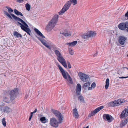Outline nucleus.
I'll list each match as a JSON object with an SVG mask.
<instances>
[{
  "instance_id": "obj_9",
  "label": "nucleus",
  "mask_w": 128,
  "mask_h": 128,
  "mask_svg": "<svg viewBox=\"0 0 128 128\" xmlns=\"http://www.w3.org/2000/svg\"><path fill=\"white\" fill-rule=\"evenodd\" d=\"M103 118L105 120H106L109 122H111L114 119V118L111 115L108 114H104Z\"/></svg>"
},
{
  "instance_id": "obj_3",
  "label": "nucleus",
  "mask_w": 128,
  "mask_h": 128,
  "mask_svg": "<svg viewBox=\"0 0 128 128\" xmlns=\"http://www.w3.org/2000/svg\"><path fill=\"white\" fill-rule=\"evenodd\" d=\"M52 112L58 118V120L59 124L61 123L63 120L62 114L60 112L56 110H54L52 108L51 109Z\"/></svg>"
},
{
  "instance_id": "obj_24",
  "label": "nucleus",
  "mask_w": 128,
  "mask_h": 128,
  "mask_svg": "<svg viewBox=\"0 0 128 128\" xmlns=\"http://www.w3.org/2000/svg\"><path fill=\"white\" fill-rule=\"evenodd\" d=\"M13 35L14 36H16L17 38L20 37V38H22V35L16 31L14 32Z\"/></svg>"
},
{
  "instance_id": "obj_38",
  "label": "nucleus",
  "mask_w": 128,
  "mask_h": 128,
  "mask_svg": "<svg viewBox=\"0 0 128 128\" xmlns=\"http://www.w3.org/2000/svg\"><path fill=\"white\" fill-rule=\"evenodd\" d=\"M2 122L3 125L4 126H6V122L5 121V118H4L2 120Z\"/></svg>"
},
{
  "instance_id": "obj_22",
  "label": "nucleus",
  "mask_w": 128,
  "mask_h": 128,
  "mask_svg": "<svg viewBox=\"0 0 128 128\" xmlns=\"http://www.w3.org/2000/svg\"><path fill=\"white\" fill-rule=\"evenodd\" d=\"M35 32L39 36H41L42 38H45V36L43 35L37 29L35 28L34 29Z\"/></svg>"
},
{
  "instance_id": "obj_8",
  "label": "nucleus",
  "mask_w": 128,
  "mask_h": 128,
  "mask_svg": "<svg viewBox=\"0 0 128 128\" xmlns=\"http://www.w3.org/2000/svg\"><path fill=\"white\" fill-rule=\"evenodd\" d=\"M50 123L51 125L54 127L56 128L58 127V122L55 118H50Z\"/></svg>"
},
{
  "instance_id": "obj_10",
  "label": "nucleus",
  "mask_w": 128,
  "mask_h": 128,
  "mask_svg": "<svg viewBox=\"0 0 128 128\" xmlns=\"http://www.w3.org/2000/svg\"><path fill=\"white\" fill-rule=\"evenodd\" d=\"M127 40V38L124 36H120L118 38V41L119 43L122 45L124 44L126 42V40Z\"/></svg>"
},
{
  "instance_id": "obj_15",
  "label": "nucleus",
  "mask_w": 128,
  "mask_h": 128,
  "mask_svg": "<svg viewBox=\"0 0 128 128\" xmlns=\"http://www.w3.org/2000/svg\"><path fill=\"white\" fill-rule=\"evenodd\" d=\"M104 108L103 106H100L96 108L94 110L91 112V114H92L93 116L94 115L96 114L100 110L103 109Z\"/></svg>"
},
{
  "instance_id": "obj_55",
  "label": "nucleus",
  "mask_w": 128,
  "mask_h": 128,
  "mask_svg": "<svg viewBox=\"0 0 128 128\" xmlns=\"http://www.w3.org/2000/svg\"><path fill=\"white\" fill-rule=\"evenodd\" d=\"M32 117L30 116L29 118V120L30 121L31 120V118H32Z\"/></svg>"
},
{
  "instance_id": "obj_11",
  "label": "nucleus",
  "mask_w": 128,
  "mask_h": 128,
  "mask_svg": "<svg viewBox=\"0 0 128 128\" xmlns=\"http://www.w3.org/2000/svg\"><path fill=\"white\" fill-rule=\"evenodd\" d=\"M38 38L41 42L42 44L44 45L46 47L49 49L51 50V47L50 46L48 45V44L46 43L45 42L46 41L44 40V39L42 38H40V37H38L37 36H36Z\"/></svg>"
},
{
  "instance_id": "obj_42",
  "label": "nucleus",
  "mask_w": 128,
  "mask_h": 128,
  "mask_svg": "<svg viewBox=\"0 0 128 128\" xmlns=\"http://www.w3.org/2000/svg\"><path fill=\"white\" fill-rule=\"evenodd\" d=\"M64 36H71V34L70 33L65 32L64 34Z\"/></svg>"
},
{
  "instance_id": "obj_4",
  "label": "nucleus",
  "mask_w": 128,
  "mask_h": 128,
  "mask_svg": "<svg viewBox=\"0 0 128 128\" xmlns=\"http://www.w3.org/2000/svg\"><path fill=\"white\" fill-rule=\"evenodd\" d=\"M18 92V89L16 88H14L13 90L10 91V98L11 102L12 101L16 98Z\"/></svg>"
},
{
  "instance_id": "obj_23",
  "label": "nucleus",
  "mask_w": 128,
  "mask_h": 128,
  "mask_svg": "<svg viewBox=\"0 0 128 128\" xmlns=\"http://www.w3.org/2000/svg\"><path fill=\"white\" fill-rule=\"evenodd\" d=\"M116 100L114 101L110 102L109 104V105L111 107H114L118 106Z\"/></svg>"
},
{
  "instance_id": "obj_57",
  "label": "nucleus",
  "mask_w": 128,
  "mask_h": 128,
  "mask_svg": "<svg viewBox=\"0 0 128 128\" xmlns=\"http://www.w3.org/2000/svg\"><path fill=\"white\" fill-rule=\"evenodd\" d=\"M98 54V52H96V54H94V55H93V56H96L97 54Z\"/></svg>"
},
{
  "instance_id": "obj_17",
  "label": "nucleus",
  "mask_w": 128,
  "mask_h": 128,
  "mask_svg": "<svg viewBox=\"0 0 128 128\" xmlns=\"http://www.w3.org/2000/svg\"><path fill=\"white\" fill-rule=\"evenodd\" d=\"M0 109L2 111L6 112H10L11 110L10 108L8 106H5L4 108L1 107Z\"/></svg>"
},
{
  "instance_id": "obj_33",
  "label": "nucleus",
  "mask_w": 128,
  "mask_h": 128,
  "mask_svg": "<svg viewBox=\"0 0 128 128\" xmlns=\"http://www.w3.org/2000/svg\"><path fill=\"white\" fill-rule=\"evenodd\" d=\"M40 120L42 122L44 123H45L46 122V118L45 117H43L41 118H40Z\"/></svg>"
},
{
  "instance_id": "obj_6",
  "label": "nucleus",
  "mask_w": 128,
  "mask_h": 128,
  "mask_svg": "<svg viewBox=\"0 0 128 128\" xmlns=\"http://www.w3.org/2000/svg\"><path fill=\"white\" fill-rule=\"evenodd\" d=\"M70 2L68 1L64 5L63 8L58 12L60 15H62L66 11L68 10L71 6Z\"/></svg>"
},
{
  "instance_id": "obj_28",
  "label": "nucleus",
  "mask_w": 128,
  "mask_h": 128,
  "mask_svg": "<svg viewBox=\"0 0 128 128\" xmlns=\"http://www.w3.org/2000/svg\"><path fill=\"white\" fill-rule=\"evenodd\" d=\"M14 13L16 15H20L22 16H23V14L20 12H19L18 10L16 9H14Z\"/></svg>"
},
{
  "instance_id": "obj_46",
  "label": "nucleus",
  "mask_w": 128,
  "mask_h": 128,
  "mask_svg": "<svg viewBox=\"0 0 128 128\" xmlns=\"http://www.w3.org/2000/svg\"><path fill=\"white\" fill-rule=\"evenodd\" d=\"M69 51L71 55H72L73 54V53L72 52V50L71 49H69Z\"/></svg>"
},
{
  "instance_id": "obj_26",
  "label": "nucleus",
  "mask_w": 128,
  "mask_h": 128,
  "mask_svg": "<svg viewBox=\"0 0 128 128\" xmlns=\"http://www.w3.org/2000/svg\"><path fill=\"white\" fill-rule=\"evenodd\" d=\"M66 73L68 78V82L70 84H73V82L72 78L67 72H66Z\"/></svg>"
},
{
  "instance_id": "obj_41",
  "label": "nucleus",
  "mask_w": 128,
  "mask_h": 128,
  "mask_svg": "<svg viewBox=\"0 0 128 128\" xmlns=\"http://www.w3.org/2000/svg\"><path fill=\"white\" fill-rule=\"evenodd\" d=\"M3 100L4 101L7 102L8 103V98L6 97H4L3 99Z\"/></svg>"
},
{
  "instance_id": "obj_29",
  "label": "nucleus",
  "mask_w": 128,
  "mask_h": 128,
  "mask_svg": "<svg viewBox=\"0 0 128 128\" xmlns=\"http://www.w3.org/2000/svg\"><path fill=\"white\" fill-rule=\"evenodd\" d=\"M116 100L118 106L120 104L124 102L125 101L123 99H119Z\"/></svg>"
},
{
  "instance_id": "obj_60",
  "label": "nucleus",
  "mask_w": 128,
  "mask_h": 128,
  "mask_svg": "<svg viewBox=\"0 0 128 128\" xmlns=\"http://www.w3.org/2000/svg\"><path fill=\"white\" fill-rule=\"evenodd\" d=\"M86 128H89L88 126H86Z\"/></svg>"
},
{
  "instance_id": "obj_54",
  "label": "nucleus",
  "mask_w": 128,
  "mask_h": 128,
  "mask_svg": "<svg viewBox=\"0 0 128 128\" xmlns=\"http://www.w3.org/2000/svg\"><path fill=\"white\" fill-rule=\"evenodd\" d=\"M21 18L23 19L24 20L25 19V17L23 16H22V17H21Z\"/></svg>"
},
{
  "instance_id": "obj_45",
  "label": "nucleus",
  "mask_w": 128,
  "mask_h": 128,
  "mask_svg": "<svg viewBox=\"0 0 128 128\" xmlns=\"http://www.w3.org/2000/svg\"><path fill=\"white\" fill-rule=\"evenodd\" d=\"M67 62L68 64V66L69 68H71V66L70 62L68 61H67Z\"/></svg>"
},
{
  "instance_id": "obj_40",
  "label": "nucleus",
  "mask_w": 128,
  "mask_h": 128,
  "mask_svg": "<svg viewBox=\"0 0 128 128\" xmlns=\"http://www.w3.org/2000/svg\"><path fill=\"white\" fill-rule=\"evenodd\" d=\"M126 31L128 32V22H126Z\"/></svg>"
},
{
  "instance_id": "obj_31",
  "label": "nucleus",
  "mask_w": 128,
  "mask_h": 128,
  "mask_svg": "<svg viewBox=\"0 0 128 128\" xmlns=\"http://www.w3.org/2000/svg\"><path fill=\"white\" fill-rule=\"evenodd\" d=\"M78 99L82 102H84V100L82 96H79L78 97Z\"/></svg>"
},
{
  "instance_id": "obj_35",
  "label": "nucleus",
  "mask_w": 128,
  "mask_h": 128,
  "mask_svg": "<svg viewBox=\"0 0 128 128\" xmlns=\"http://www.w3.org/2000/svg\"><path fill=\"white\" fill-rule=\"evenodd\" d=\"M76 90H79L81 91V87L80 85L79 84H77L76 86Z\"/></svg>"
},
{
  "instance_id": "obj_49",
  "label": "nucleus",
  "mask_w": 128,
  "mask_h": 128,
  "mask_svg": "<svg viewBox=\"0 0 128 128\" xmlns=\"http://www.w3.org/2000/svg\"><path fill=\"white\" fill-rule=\"evenodd\" d=\"M128 76L126 77H124V76H122L121 77H119L120 78H128Z\"/></svg>"
},
{
  "instance_id": "obj_50",
  "label": "nucleus",
  "mask_w": 128,
  "mask_h": 128,
  "mask_svg": "<svg viewBox=\"0 0 128 128\" xmlns=\"http://www.w3.org/2000/svg\"><path fill=\"white\" fill-rule=\"evenodd\" d=\"M36 112H37V109L36 108L35 109V110H34V111L33 112H32L33 114H34V113H36Z\"/></svg>"
},
{
  "instance_id": "obj_27",
  "label": "nucleus",
  "mask_w": 128,
  "mask_h": 128,
  "mask_svg": "<svg viewBox=\"0 0 128 128\" xmlns=\"http://www.w3.org/2000/svg\"><path fill=\"white\" fill-rule=\"evenodd\" d=\"M84 83L83 86V88L86 89V88H88L90 85V83L89 82H87Z\"/></svg>"
},
{
  "instance_id": "obj_58",
  "label": "nucleus",
  "mask_w": 128,
  "mask_h": 128,
  "mask_svg": "<svg viewBox=\"0 0 128 128\" xmlns=\"http://www.w3.org/2000/svg\"><path fill=\"white\" fill-rule=\"evenodd\" d=\"M98 54V52H96V54H94V55H93V56H96L97 54Z\"/></svg>"
},
{
  "instance_id": "obj_53",
  "label": "nucleus",
  "mask_w": 128,
  "mask_h": 128,
  "mask_svg": "<svg viewBox=\"0 0 128 128\" xmlns=\"http://www.w3.org/2000/svg\"><path fill=\"white\" fill-rule=\"evenodd\" d=\"M28 95L27 94H26L25 95V98H28Z\"/></svg>"
},
{
  "instance_id": "obj_61",
  "label": "nucleus",
  "mask_w": 128,
  "mask_h": 128,
  "mask_svg": "<svg viewBox=\"0 0 128 128\" xmlns=\"http://www.w3.org/2000/svg\"><path fill=\"white\" fill-rule=\"evenodd\" d=\"M127 56H128V54Z\"/></svg>"
},
{
  "instance_id": "obj_34",
  "label": "nucleus",
  "mask_w": 128,
  "mask_h": 128,
  "mask_svg": "<svg viewBox=\"0 0 128 128\" xmlns=\"http://www.w3.org/2000/svg\"><path fill=\"white\" fill-rule=\"evenodd\" d=\"M26 7L27 10L29 11L30 8V4L28 3H26Z\"/></svg>"
},
{
  "instance_id": "obj_59",
  "label": "nucleus",
  "mask_w": 128,
  "mask_h": 128,
  "mask_svg": "<svg viewBox=\"0 0 128 128\" xmlns=\"http://www.w3.org/2000/svg\"><path fill=\"white\" fill-rule=\"evenodd\" d=\"M53 48L54 49L53 50H55L56 49V48L55 47H53Z\"/></svg>"
},
{
  "instance_id": "obj_18",
  "label": "nucleus",
  "mask_w": 128,
  "mask_h": 128,
  "mask_svg": "<svg viewBox=\"0 0 128 128\" xmlns=\"http://www.w3.org/2000/svg\"><path fill=\"white\" fill-rule=\"evenodd\" d=\"M118 28L121 30H124L126 29V22H121L118 25Z\"/></svg>"
},
{
  "instance_id": "obj_37",
  "label": "nucleus",
  "mask_w": 128,
  "mask_h": 128,
  "mask_svg": "<svg viewBox=\"0 0 128 128\" xmlns=\"http://www.w3.org/2000/svg\"><path fill=\"white\" fill-rule=\"evenodd\" d=\"M4 14H5L8 16L9 18L11 19H12V18L11 16L5 10H4Z\"/></svg>"
},
{
  "instance_id": "obj_5",
  "label": "nucleus",
  "mask_w": 128,
  "mask_h": 128,
  "mask_svg": "<svg viewBox=\"0 0 128 128\" xmlns=\"http://www.w3.org/2000/svg\"><path fill=\"white\" fill-rule=\"evenodd\" d=\"M96 35V33L95 32L90 31L84 34L82 36V37L83 39H87L89 38L95 36Z\"/></svg>"
},
{
  "instance_id": "obj_51",
  "label": "nucleus",
  "mask_w": 128,
  "mask_h": 128,
  "mask_svg": "<svg viewBox=\"0 0 128 128\" xmlns=\"http://www.w3.org/2000/svg\"><path fill=\"white\" fill-rule=\"evenodd\" d=\"M33 114L32 112H31L30 113V116L32 117V116H33Z\"/></svg>"
},
{
  "instance_id": "obj_2",
  "label": "nucleus",
  "mask_w": 128,
  "mask_h": 128,
  "mask_svg": "<svg viewBox=\"0 0 128 128\" xmlns=\"http://www.w3.org/2000/svg\"><path fill=\"white\" fill-rule=\"evenodd\" d=\"M58 15H56L50 21L46 27L47 30H51L54 27L58 20Z\"/></svg>"
},
{
  "instance_id": "obj_16",
  "label": "nucleus",
  "mask_w": 128,
  "mask_h": 128,
  "mask_svg": "<svg viewBox=\"0 0 128 128\" xmlns=\"http://www.w3.org/2000/svg\"><path fill=\"white\" fill-rule=\"evenodd\" d=\"M54 52L55 54L57 57V60H60L63 59V57L62 56L61 54L59 52V51L57 50H55Z\"/></svg>"
},
{
  "instance_id": "obj_39",
  "label": "nucleus",
  "mask_w": 128,
  "mask_h": 128,
  "mask_svg": "<svg viewBox=\"0 0 128 128\" xmlns=\"http://www.w3.org/2000/svg\"><path fill=\"white\" fill-rule=\"evenodd\" d=\"M124 69L123 70L124 71H126V73L125 74H128V68L126 67H124L123 68Z\"/></svg>"
},
{
  "instance_id": "obj_56",
  "label": "nucleus",
  "mask_w": 128,
  "mask_h": 128,
  "mask_svg": "<svg viewBox=\"0 0 128 128\" xmlns=\"http://www.w3.org/2000/svg\"><path fill=\"white\" fill-rule=\"evenodd\" d=\"M60 34H62L64 36V35L65 34V32H63V33H61V32H60Z\"/></svg>"
},
{
  "instance_id": "obj_47",
  "label": "nucleus",
  "mask_w": 128,
  "mask_h": 128,
  "mask_svg": "<svg viewBox=\"0 0 128 128\" xmlns=\"http://www.w3.org/2000/svg\"><path fill=\"white\" fill-rule=\"evenodd\" d=\"M92 87L91 86V87H89L88 88V90H92Z\"/></svg>"
},
{
  "instance_id": "obj_12",
  "label": "nucleus",
  "mask_w": 128,
  "mask_h": 128,
  "mask_svg": "<svg viewBox=\"0 0 128 128\" xmlns=\"http://www.w3.org/2000/svg\"><path fill=\"white\" fill-rule=\"evenodd\" d=\"M128 116V106L126 109L123 110L120 115V118L126 117Z\"/></svg>"
},
{
  "instance_id": "obj_19",
  "label": "nucleus",
  "mask_w": 128,
  "mask_h": 128,
  "mask_svg": "<svg viewBox=\"0 0 128 128\" xmlns=\"http://www.w3.org/2000/svg\"><path fill=\"white\" fill-rule=\"evenodd\" d=\"M128 122V118L125 119L124 120H122L120 124V126L121 128H122L125 126Z\"/></svg>"
},
{
  "instance_id": "obj_32",
  "label": "nucleus",
  "mask_w": 128,
  "mask_h": 128,
  "mask_svg": "<svg viewBox=\"0 0 128 128\" xmlns=\"http://www.w3.org/2000/svg\"><path fill=\"white\" fill-rule=\"evenodd\" d=\"M68 1L70 2V4L72 3L74 5L76 4L77 3V0H70Z\"/></svg>"
},
{
  "instance_id": "obj_21",
  "label": "nucleus",
  "mask_w": 128,
  "mask_h": 128,
  "mask_svg": "<svg viewBox=\"0 0 128 128\" xmlns=\"http://www.w3.org/2000/svg\"><path fill=\"white\" fill-rule=\"evenodd\" d=\"M58 61L61 63L62 65L66 68L67 67L66 63V62L65 59L63 58V59L62 60L61 59Z\"/></svg>"
},
{
  "instance_id": "obj_48",
  "label": "nucleus",
  "mask_w": 128,
  "mask_h": 128,
  "mask_svg": "<svg viewBox=\"0 0 128 128\" xmlns=\"http://www.w3.org/2000/svg\"><path fill=\"white\" fill-rule=\"evenodd\" d=\"M23 0H16V1L19 2L20 3L22 2Z\"/></svg>"
},
{
  "instance_id": "obj_44",
  "label": "nucleus",
  "mask_w": 128,
  "mask_h": 128,
  "mask_svg": "<svg viewBox=\"0 0 128 128\" xmlns=\"http://www.w3.org/2000/svg\"><path fill=\"white\" fill-rule=\"evenodd\" d=\"M96 86V83L94 82H93L91 85V86L93 88H94Z\"/></svg>"
},
{
  "instance_id": "obj_13",
  "label": "nucleus",
  "mask_w": 128,
  "mask_h": 128,
  "mask_svg": "<svg viewBox=\"0 0 128 128\" xmlns=\"http://www.w3.org/2000/svg\"><path fill=\"white\" fill-rule=\"evenodd\" d=\"M58 67L60 70L62 74L63 77L65 79H67V75L66 72L64 71L63 69L62 68V67L60 65H58Z\"/></svg>"
},
{
  "instance_id": "obj_43",
  "label": "nucleus",
  "mask_w": 128,
  "mask_h": 128,
  "mask_svg": "<svg viewBox=\"0 0 128 128\" xmlns=\"http://www.w3.org/2000/svg\"><path fill=\"white\" fill-rule=\"evenodd\" d=\"M76 94L77 96H78L80 94V91L79 90H76Z\"/></svg>"
},
{
  "instance_id": "obj_7",
  "label": "nucleus",
  "mask_w": 128,
  "mask_h": 128,
  "mask_svg": "<svg viewBox=\"0 0 128 128\" xmlns=\"http://www.w3.org/2000/svg\"><path fill=\"white\" fill-rule=\"evenodd\" d=\"M78 75L80 79L83 82L87 81L89 78L88 75L81 72H80L78 73Z\"/></svg>"
},
{
  "instance_id": "obj_36",
  "label": "nucleus",
  "mask_w": 128,
  "mask_h": 128,
  "mask_svg": "<svg viewBox=\"0 0 128 128\" xmlns=\"http://www.w3.org/2000/svg\"><path fill=\"white\" fill-rule=\"evenodd\" d=\"M6 8L8 9V12L10 13L11 12H13V10L12 8H11L10 7L6 6Z\"/></svg>"
},
{
  "instance_id": "obj_1",
  "label": "nucleus",
  "mask_w": 128,
  "mask_h": 128,
  "mask_svg": "<svg viewBox=\"0 0 128 128\" xmlns=\"http://www.w3.org/2000/svg\"><path fill=\"white\" fill-rule=\"evenodd\" d=\"M10 14L15 20L20 22L22 23V24L19 22H18V24L20 26L21 28L23 30L26 32L30 36L31 34L30 33L31 32V30L28 28L29 26L23 20L16 16L14 14L10 13Z\"/></svg>"
},
{
  "instance_id": "obj_52",
  "label": "nucleus",
  "mask_w": 128,
  "mask_h": 128,
  "mask_svg": "<svg viewBox=\"0 0 128 128\" xmlns=\"http://www.w3.org/2000/svg\"><path fill=\"white\" fill-rule=\"evenodd\" d=\"M92 116V114H91V113H90L88 115V116L89 117H91Z\"/></svg>"
},
{
  "instance_id": "obj_30",
  "label": "nucleus",
  "mask_w": 128,
  "mask_h": 128,
  "mask_svg": "<svg viewBox=\"0 0 128 128\" xmlns=\"http://www.w3.org/2000/svg\"><path fill=\"white\" fill-rule=\"evenodd\" d=\"M109 80L108 78L106 79V84L105 86V88L106 89H107L109 86Z\"/></svg>"
},
{
  "instance_id": "obj_14",
  "label": "nucleus",
  "mask_w": 128,
  "mask_h": 128,
  "mask_svg": "<svg viewBox=\"0 0 128 128\" xmlns=\"http://www.w3.org/2000/svg\"><path fill=\"white\" fill-rule=\"evenodd\" d=\"M104 108L103 106H100L96 108L94 110L91 112V114H92L93 116L94 115L96 114L100 110L103 109Z\"/></svg>"
},
{
  "instance_id": "obj_20",
  "label": "nucleus",
  "mask_w": 128,
  "mask_h": 128,
  "mask_svg": "<svg viewBox=\"0 0 128 128\" xmlns=\"http://www.w3.org/2000/svg\"><path fill=\"white\" fill-rule=\"evenodd\" d=\"M73 114L76 118H78L79 115L76 108H75L73 109Z\"/></svg>"
},
{
  "instance_id": "obj_25",
  "label": "nucleus",
  "mask_w": 128,
  "mask_h": 128,
  "mask_svg": "<svg viewBox=\"0 0 128 128\" xmlns=\"http://www.w3.org/2000/svg\"><path fill=\"white\" fill-rule=\"evenodd\" d=\"M77 41H75L71 42L68 43L66 44L71 46H75L77 43Z\"/></svg>"
}]
</instances>
